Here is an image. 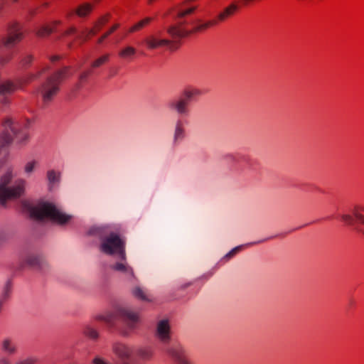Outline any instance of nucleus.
Wrapping results in <instances>:
<instances>
[{"instance_id": "7", "label": "nucleus", "mask_w": 364, "mask_h": 364, "mask_svg": "<svg viewBox=\"0 0 364 364\" xmlns=\"http://www.w3.org/2000/svg\"><path fill=\"white\" fill-rule=\"evenodd\" d=\"M201 95V91L196 87H187L184 89L180 97L168 102V107L176 112L179 116H188L190 113L189 105L194 101L198 96Z\"/></svg>"}, {"instance_id": "2", "label": "nucleus", "mask_w": 364, "mask_h": 364, "mask_svg": "<svg viewBox=\"0 0 364 364\" xmlns=\"http://www.w3.org/2000/svg\"><path fill=\"white\" fill-rule=\"evenodd\" d=\"M116 316L123 321L124 326L119 331L120 334L124 337H128L132 332L137 328L140 323L139 313L132 311L128 306H118L116 309L115 314H107L105 315V323L112 326Z\"/></svg>"}, {"instance_id": "19", "label": "nucleus", "mask_w": 364, "mask_h": 364, "mask_svg": "<svg viewBox=\"0 0 364 364\" xmlns=\"http://www.w3.org/2000/svg\"><path fill=\"white\" fill-rule=\"evenodd\" d=\"M82 332L86 337L92 341H97L100 337L99 331L90 325H85Z\"/></svg>"}, {"instance_id": "39", "label": "nucleus", "mask_w": 364, "mask_h": 364, "mask_svg": "<svg viewBox=\"0 0 364 364\" xmlns=\"http://www.w3.org/2000/svg\"><path fill=\"white\" fill-rule=\"evenodd\" d=\"M32 56L31 55H27L25 57V58L23 60V63L24 65H28L32 61Z\"/></svg>"}, {"instance_id": "43", "label": "nucleus", "mask_w": 364, "mask_h": 364, "mask_svg": "<svg viewBox=\"0 0 364 364\" xmlns=\"http://www.w3.org/2000/svg\"><path fill=\"white\" fill-rule=\"evenodd\" d=\"M212 274H213L212 273L208 274V275L207 276V278L210 277L212 276Z\"/></svg>"}, {"instance_id": "45", "label": "nucleus", "mask_w": 364, "mask_h": 364, "mask_svg": "<svg viewBox=\"0 0 364 364\" xmlns=\"http://www.w3.org/2000/svg\"><path fill=\"white\" fill-rule=\"evenodd\" d=\"M80 87V83H77V88H79Z\"/></svg>"}, {"instance_id": "41", "label": "nucleus", "mask_w": 364, "mask_h": 364, "mask_svg": "<svg viewBox=\"0 0 364 364\" xmlns=\"http://www.w3.org/2000/svg\"><path fill=\"white\" fill-rule=\"evenodd\" d=\"M95 319L105 322V315H98L95 317Z\"/></svg>"}, {"instance_id": "42", "label": "nucleus", "mask_w": 364, "mask_h": 364, "mask_svg": "<svg viewBox=\"0 0 364 364\" xmlns=\"http://www.w3.org/2000/svg\"><path fill=\"white\" fill-rule=\"evenodd\" d=\"M58 59V56H54L51 58V60L52 61H55V60H57Z\"/></svg>"}, {"instance_id": "33", "label": "nucleus", "mask_w": 364, "mask_h": 364, "mask_svg": "<svg viewBox=\"0 0 364 364\" xmlns=\"http://www.w3.org/2000/svg\"><path fill=\"white\" fill-rule=\"evenodd\" d=\"M242 246H237L236 247H234L232 250H230L224 256V259H230V258L234 257L240 250Z\"/></svg>"}, {"instance_id": "20", "label": "nucleus", "mask_w": 364, "mask_h": 364, "mask_svg": "<svg viewBox=\"0 0 364 364\" xmlns=\"http://www.w3.org/2000/svg\"><path fill=\"white\" fill-rule=\"evenodd\" d=\"M60 23V21H53L52 26H43L36 31V34L39 37L48 36L53 31L54 26L59 25Z\"/></svg>"}, {"instance_id": "30", "label": "nucleus", "mask_w": 364, "mask_h": 364, "mask_svg": "<svg viewBox=\"0 0 364 364\" xmlns=\"http://www.w3.org/2000/svg\"><path fill=\"white\" fill-rule=\"evenodd\" d=\"M91 364H112L106 358H103L100 355H96L94 356L91 361Z\"/></svg>"}, {"instance_id": "1", "label": "nucleus", "mask_w": 364, "mask_h": 364, "mask_svg": "<svg viewBox=\"0 0 364 364\" xmlns=\"http://www.w3.org/2000/svg\"><path fill=\"white\" fill-rule=\"evenodd\" d=\"M87 235L100 238V250L108 255H116L125 259V240L120 237L117 225H99L91 227Z\"/></svg>"}, {"instance_id": "16", "label": "nucleus", "mask_w": 364, "mask_h": 364, "mask_svg": "<svg viewBox=\"0 0 364 364\" xmlns=\"http://www.w3.org/2000/svg\"><path fill=\"white\" fill-rule=\"evenodd\" d=\"M121 261L111 265L112 269L124 274L125 275L132 276L133 270L127 262V259H119Z\"/></svg>"}, {"instance_id": "12", "label": "nucleus", "mask_w": 364, "mask_h": 364, "mask_svg": "<svg viewBox=\"0 0 364 364\" xmlns=\"http://www.w3.org/2000/svg\"><path fill=\"white\" fill-rule=\"evenodd\" d=\"M0 350L7 357L15 356L18 352V344L12 337H4L0 341Z\"/></svg>"}, {"instance_id": "6", "label": "nucleus", "mask_w": 364, "mask_h": 364, "mask_svg": "<svg viewBox=\"0 0 364 364\" xmlns=\"http://www.w3.org/2000/svg\"><path fill=\"white\" fill-rule=\"evenodd\" d=\"M12 173L10 170H8L0 178V202L3 205L7 200L20 197L24 191L26 181L19 180L14 186L8 187L7 185L10 183Z\"/></svg>"}, {"instance_id": "40", "label": "nucleus", "mask_w": 364, "mask_h": 364, "mask_svg": "<svg viewBox=\"0 0 364 364\" xmlns=\"http://www.w3.org/2000/svg\"><path fill=\"white\" fill-rule=\"evenodd\" d=\"M0 364H10V362L7 358H2L0 359Z\"/></svg>"}, {"instance_id": "26", "label": "nucleus", "mask_w": 364, "mask_h": 364, "mask_svg": "<svg viewBox=\"0 0 364 364\" xmlns=\"http://www.w3.org/2000/svg\"><path fill=\"white\" fill-rule=\"evenodd\" d=\"M11 292V283L10 281H7L3 288L1 296L0 299L5 301L10 296Z\"/></svg>"}, {"instance_id": "37", "label": "nucleus", "mask_w": 364, "mask_h": 364, "mask_svg": "<svg viewBox=\"0 0 364 364\" xmlns=\"http://www.w3.org/2000/svg\"><path fill=\"white\" fill-rule=\"evenodd\" d=\"M108 18L107 16H104V17H102L96 23H95V26L96 27H98L99 29H100L101 26L102 25H104L105 23H106V22L107 21Z\"/></svg>"}, {"instance_id": "22", "label": "nucleus", "mask_w": 364, "mask_h": 364, "mask_svg": "<svg viewBox=\"0 0 364 364\" xmlns=\"http://www.w3.org/2000/svg\"><path fill=\"white\" fill-rule=\"evenodd\" d=\"M354 218L364 225V206H355L351 210Z\"/></svg>"}, {"instance_id": "46", "label": "nucleus", "mask_w": 364, "mask_h": 364, "mask_svg": "<svg viewBox=\"0 0 364 364\" xmlns=\"http://www.w3.org/2000/svg\"><path fill=\"white\" fill-rule=\"evenodd\" d=\"M14 2H16L18 0H12Z\"/></svg>"}, {"instance_id": "27", "label": "nucleus", "mask_w": 364, "mask_h": 364, "mask_svg": "<svg viewBox=\"0 0 364 364\" xmlns=\"http://www.w3.org/2000/svg\"><path fill=\"white\" fill-rule=\"evenodd\" d=\"M92 10V6L90 4H84L79 6L76 13L79 16H85Z\"/></svg>"}, {"instance_id": "36", "label": "nucleus", "mask_w": 364, "mask_h": 364, "mask_svg": "<svg viewBox=\"0 0 364 364\" xmlns=\"http://www.w3.org/2000/svg\"><path fill=\"white\" fill-rule=\"evenodd\" d=\"M11 58V54H6V55H0V64L1 65H4L5 64H6L10 60Z\"/></svg>"}, {"instance_id": "23", "label": "nucleus", "mask_w": 364, "mask_h": 364, "mask_svg": "<svg viewBox=\"0 0 364 364\" xmlns=\"http://www.w3.org/2000/svg\"><path fill=\"white\" fill-rule=\"evenodd\" d=\"M151 21H152L151 18L146 17V18L142 19L141 21L137 22L134 26H132L129 28V33H133V32H135V31H138L142 29L146 26H147Z\"/></svg>"}, {"instance_id": "34", "label": "nucleus", "mask_w": 364, "mask_h": 364, "mask_svg": "<svg viewBox=\"0 0 364 364\" xmlns=\"http://www.w3.org/2000/svg\"><path fill=\"white\" fill-rule=\"evenodd\" d=\"M341 219L348 225H353L354 223V218L350 214L341 215Z\"/></svg>"}, {"instance_id": "21", "label": "nucleus", "mask_w": 364, "mask_h": 364, "mask_svg": "<svg viewBox=\"0 0 364 364\" xmlns=\"http://www.w3.org/2000/svg\"><path fill=\"white\" fill-rule=\"evenodd\" d=\"M136 53V50L134 47L127 46L119 52V56L124 59H129L134 56Z\"/></svg>"}, {"instance_id": "3", "label": "nucleus", "mask_w": 364, "mask_h": 364, "mask_svg": "<svg viewBox=\"0 0 364 364\" xmlns=\"http://www.w3.org/2000/svg\"><path fill=\"white\" fill-rule=\"evenodd\" d=\"M31 124L29 119L25 121L14 122L11 119H6L3 122L4 132L0 136V146L4 148L10 144L14 139L18 143H23L28 139V135L26 129Z\"/></svg>"}, {"instance_id": "15", "label": "nucleus", "mask_w": 364, "mask_h": 364, "mask_svg": "<svg viewBox=\"0 0 364 364\" xmlns=\"http://www.w3.org/2000/svg\"><path fill=\"white\" fill-rule=\"evenodd\" d=\"M99 30V28L95 26L94 28H91L90 30H87L85 31L81 32L80 33H78L77 29L75 27H70L63 33V36L75 35L76 38L85 41L87 40L88 35H95Z\"/></svg>"}, {"instance_id": "5", "label": "nucleus", "mask_w": 364, "mask_h": 364, "mask_svg": "<svg viewBox=\"0 0 364 364\" xmlns=\"http://www.w3.org/2000/svg\"><path fill=\"white\" fill-rule=\"evenodd\" d=\"M72 75L70 67H64L47 78L39 90L44 104L50 102L53 99L60 90V83Z\"/></svg>"}, {"instance_id": "4", "label": "nucleus", "mask_w": 364, "mask_h": 364, "mask_svg": "<svg viewBox=\"0 0 364 364\" xmlns=\"http://www.w3.org/2000/svg\"><path fill=\"white\" fill-rule=\"evenodd\" d=\"M30 213L31 217L38 220L46 218L59 225L66 224L72 218L70 215L64 213L53 203L46 201L39 202L31 207Z\"/></svg>"}, {"instance_id": "24", "label": "nucleus", "mask_w": 364, "mask_h": 364, "mask_svg": "<svg viewBox=\"0 0 364 364\" xmlns=\"http://www.w3.org/2000/svg\"><path fill=\"white\" fill-rule=\"evenodd\" d=\"M238 6L235 3L231 4L227 7L223 12L220 13L218 18L219 21H223L227 16L232 15L237 9Z\"/></svg>"}, {"instance_id": "32", "label": "nucleus", "mask_w": 364, "mask_h": 364, "mask_svg": "<svg viewBox=\"0 0 364 364\" xmlns=\"http://www.w3.org/2000/svg\"><path fill=\"white\" fill-rule=\"evenodd\" d=\"M109 58V55H105L98 59H97L95 61H94L92 64V68H97L102 65L103 63L107 62Z\"/></svg>"}, {"instance_id": "14", "label": "nucleus", "mask_w": 364, "mask_h": 364, "mask_svg": "<svg viewBox=\"0 0 364 364\" xmlns=\"http://www.w3.org/2000/svg\"><path fill=\"white\" fill-rule=\"evenodd\" d=\"M167 353L177 364H191L186 358L184 350L180 346H174L168 349Z\"/></svg>"}, {"instance_id": "44", "label": "nucleus", "mask_w": 364, "mask_h": 364, "mask_svg": "<svg viewBox=\"0 0 364 364\" xmlns=\"http://www.w3.org/2000/svg\"><path fill=\"white\" fill-rule=\"evenodd\" d=\"M68 45L69 47H71L72 43H68Z\"/></svg>"}, {"instance_id": "13", "label": "nucleus", "mask_w": 364, "mask_h": 364, "mask_svg": "<svg viewBox=\"0 0 364 364\" xmlns=\"http://www.w3.org/2000/svg\"><path fill=\"white\" fill-rule=\"evenodd\" d=\"M186 137V129L184 122L181 119H178L174 124L173 135V144L178 145Z\"/></svg>"}, {"instance_id": "35", "label": "nucleus", "mask_w": 364, "mask_h": 364, "mask_svg": "<svg viewBox=\"0 0 364 364\" xmlns=\"http://www.w3.org/2000/svg\"><path fill=\"white\" fill-rule=\"evenodd\" d=\"M36 359L33 357H28L23 360H21L15 363L14 364H35Z\"/></svg>"}, {"instance_id": "8", "label": "nucleus", "mask_w": 364, "mask_h": 364, "mask_svg": "<svg viewBox=\"0 0 364 364\" xmlns=\"http://www.w3.org/2000/svg\"><path fill=\"white\" fill-rule=\"evenodd\" d=\"M112 351L121 360L122 364H129L133 353L132 346L124 343L116 342L112 345Z\"/></svg>"}, {"instance_id": "18", "label": "nucleus", "mask_w": 364, "mask_h": 364, "mask_svg": "<svg viewBox=\"0 0 364 364\" xmlns=\"http://www.w3.org/2000/svg\"><path fill=\"white\" fill-rule=\"evenodd\" d=\"M136 354L143 360H150L154 355V348L148 346H141L137 348Z\"/></svg>"}, {"instance_id": "11", "label": "nucleus", "mask_w": 364, "mask_h": 364, "mask_svg": "<svg viewBox=\"0 0 364 364\" xmlns=\"http://www.w3.org/2000/svg\"><path fill=\"white\" fill-rule=\"evenodd\" d=\"M144 43L149 50H154L162 46H168L172 41L160 37V33L150 34L144 38Z\"/></svg>"}, {"instance_id": "38", "label": "nucleus", "mask_w": 364, "mask_h": 364, "mask_svg": "<svg viewBox=\"0 0 364 364\" xmlns=\"http://www.w3.org/2000/svg\"><path fill=\"white\" fill-rule=\"evenodd\" d=\"M90 74V71H85L80 75L79 80L80 82L85 81Z\"/></svg>"}, {"instance_id": "17", "label": "nucleus", "mask_w": 364, "mask_h": 364, "mask_svg": "<svg viewBox=\"0 0 364 364\" xmlns=\"http://www.w3.org/2000/svg\"><path fill=\"white\" fill-rule=\"evenodd\" d=\"M48 186L49 190H52L58 186L60 181V173L54 169L48 170L46 173Z\"/></svg>"}, {"instance_id": "10", "label": "nucleus", "mask_w": 364, "mask_h": 364, "mask_svg": "<svg viewBox=\"0 0 364 364\" xmlns=\"http://www.w3.org/2000/svg\"><path fill=\"white\" fill-rule=\"evenodd\" d=\"M156 338L162 343H168L171 340V326L167 319L158 321L155 332Z\"/></svg>"}, {"instance_id": "31", "label": "nucleus", "mask_w": 364, "mask_h": 364, "mask_svg": "<svg viewBox=\"0 0 364 364\" xmlns=\"http://www.w3.org/2000/svg\"><path fill=\"white\" fill-rule=\"evenodd\" d=\"M119 27V24H114L107 32L104 33L97 41L98 43H102L105 39H106L111 33Z\"/></svg>"}, {"instance_id": "9", "label": "nucleus", "mask_w": 364, "mask_h": 364, "mask_svg": "<svg viewBox=\"0 0 364 364\" xmlns=\"http://www.w3.org/2000/svg\"><path fill=\"white\" fill-rule=\"evenodd\" d=\"M25 262L31 267L41 271L48 269L49 264L45 257L40 253H29L25 257Z\"/></svg>"}, {"instance_id": "29", "label": "nucleus", "mask_w": 364, "mask_h": 364, "mask_svg": "<svg viewBox=\"0 0 364 364\" xmlns=\"http://www.w3.org/2000/svg\"><path fill=\"white\" fill-rule=\"evenodd\" d=\"M38 164V162L35 160L27 162L24 166V172L27 175H30L33 172Z\"/></svg>"}, {"instance_id": "28", "label": "nucleus", "mask_w": 364, "mask_h": 364, "mask_svg": "<svg viewBox=\"0 0 364 364\" xmlns=\"http://www.w3.org/2000/svg\"><path fill=\"white\" fill-rule=\"evenodd\" d=\"M240 161L244 164V168H250L255 161L248 156L242 155L240 157Z\"/></svg>"}, {"instance_id": "25", "label": "nucleus", "mask_w": 364, "mask_h": 364, "mask_svg": "<svg viewBox=\"0 0 364 364\" xmlns=\"http://www.w3.org/2000/svg\"><path fill=\"white\" fill-rule=\"evenodd\" d=\"M132 294L135 297H136L142 301H150V299L148 298L146 292L140 287H134L132 289Z\"/></svg>"}]
</instances>
